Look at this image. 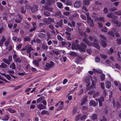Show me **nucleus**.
I'll use <instances>...</instances> for the list:
<instances>
[{"mask_svg": "<svg viewBox=\"0 0 121 121\" xmlns=\"http://www.w3.org/2000/svg\"><path fill=\"white\" fill-rule=\"evenodd\" d=\"M89 38L90 39V41H92L93 39H94V43H91L89 41H88L86 39H85L83 40V41L87 44L90 46H92L94 47L97 48L98 49H100V47L98 45V44L96 43V42H97V40L94 39L93 37H92L91 35H89Z\"/></svg>", "mask_w": 121, "mask_h": 121, "instance_id": "nucleus-1", "label": "nucleus"}, {"mask_svg": "<svg viewBox=\"0 0 121 121\" xmlns=\"http://www.w3.org/2000/svg\"><path fill=\"white\" fill-rule=\"evenodd\" d=\"M94 78L95 80H92V82L90 86H89L91 84L90 82H87L88 83L86 85V86L87 87L86 89L87 90H90L93 88H94L95 87V85L96 82L95 80H96V78L95 77Z\"/></svg>", "mask_w": 121, "mask_h": 121, "instance_id": "nucleus-2", "label": "nucleus"}, {"mask_svg": "<svg viewBox=\"0 0 121 121\" xmlns=\"http://www.w3.org/2000/svg\"><path fill=\"white\" fill-rule=\"evenodd\" d=\"M4 44L5 46L7 47L8 48H9L10 49H12L13 44L11 43L9 39H8L5 42Z\"/></svg>", "mask_w": 121, "mask_h": 121, "instance_id": "nucleus-3", "label": "nucleus"}, {"mask_svg": "<svg viewBox=\"0 0 121 121\" xmlns=\"http://www.w3.org/2000/svg\"><path fill=\"white\" fill-rule=\"evenodd\" d=\"M38 36L43 40L45 39L46 38L47 35L46 34L39 33L38 34Z\"/></svg>", "mask_w": 121, "mask_h": 121, "instance_id": "nucleus-4", "label": "nucleus"}, {"mask_svg": "<svg viewBox=\"0 0 121 121\" xmlns=\"http://www.w3.org/2000/svg\"><path fill=\"white\" fill-rule=\"evenodd\" d=\"M90 78H91V80L92 81L93 80V78H91V76L90 75H89V76H87L85 78L84 80V82L85 83H87L90 82Z\"/></svg>", "mask_w": 121, "mask_h": 121, "instance_id": "nucleus-5", "label": "nucleus"}, {"mask_svg": "<svg viewBox=\"0 0 121 121\" xmlns=\"http://www.w3.org/2000/svg\"><path fill=\"white\" fill-rule=\"evenodd\" d=\"M86 45L83 43H81L80 46L79 48V49L82 51H85L86 50Z\"/></svg>", "mask_w": 121, "mask_h": 121, "instance_id": "nucleus-6", "label": "nucleus"}, {"mask_svg": "<svg viewBox=\"0 0 121 121\" xmlns=\"http://www.w3.org/2000/svg\"><path fill=\"white\" fill-rule=\"evenodd\" d=\"M107 17L109 18H117V17L114 16L112 13L110 12L107 15Z\"/></svg>", "mask_w": 121, "mask_h": 121, "instance_id": "nucleus-7", "label": "nucleus"}, {"mask_svg": "<svg viewBox=\"0 0 121 121\" xmlns=\"http://www.w3.org/2000/svg\"><path fill=\"white\" fill-rule=\"evenodd\" d=\"M54 63L52 61H50L49 63H47L46 65V67L47 69H48L52 67Z\"/></svg>", "mask_w": 121, "mask_h": 121, "instance_id": "nucleus-8", "label": "nucleus"}, {"mask_svg": "<svg viewBox=\"0 0 121 121\" xmlns=\"http://www.w3.org/2000/svg\"><path fill=\"white\" fill-rule=\"evenodd\" d=\"M81 5V4L79 1H77L75 3L74 6L75 7L78 8Z\"/></svg>", "mask_w": 121, "mask_h": 121, "instance_id": "nucleus-9", "label": "nucleus"}, {"mask_svg": "<svg viewBox=\"0 0 121 121\" xmlns=\"http://www.w3.org/2000/svg\"><path fill=\"white\" fill-rule=\"evenodd\" d=\"M13 58L14 60V61L15 62H20L21 61V60L20 59V58L17 57V55L16 54L14 55Z\"/></svg>", "mask_w": 121, "mask_h": 121, "instance_id": "nucleus-10", "label": "nucleus"}, {"mask_svg": "<svg viewBox=\"0 0 121 121\" xmlns=\"http://www.w3.org/2000/svg\"><path fill=\"white\" fill-rule=\"evenodd\" d=\"M39 5H35L31 9V11L32 13H34L38 10Z\"/></svg>", "mask_w": 121, "mask_h": 121, "instance_id": "nucleus-11", "label": "nucleus"}, {"mask_svg": "<svg viewBox=\"0 0 121 121\" xmlns=\"http://www.w3.org/2000/svg\"><path fill=\"white\" fill-rule=\"evenodd\" d=\"M6 39L5 37L4 36H2V38L0 40V46L2 47L3 46V44L5 42Z\"/></svg>", "mask_w": 121, "mask_h": 121, "instance_id": "nucleus-12", "label": "nucleus"}, {"mask_svg": "<svg viewBox=\"0 0 121 121\" xmlns=\"http://www.w3.org/2000/svg\"><path fill=\"white\" fill-rule=\"evenodd\" d=\"M27 50L26 52L27 53H31L30 52L32 51H34V49L31 48V46L30 45H27Z\"/></svg>", "mask_w": 121, "mask_h": 121, "instance_id": "nucleus-13", "label": "nucleus"}, {"mask_svg": "<svg viewBox=\"0 0 121 121\" xmlns=\"http://www.w3.org/2000/svg\"><path fill=\"white\" fill-rule=\"evenodd\" d=\"M112 21L115 24L116 26L118 27H120L121 25V23L119 22L117 20H114L113 19L112 20Z\"/></svg>", "mask_w": 121, "mask_h": 121, "instance_id": "nucleus-14", "label": "nucleus"}, {"mask_svg": "<svg viewBox=\"0 0 121 121\" xmlns=\"http://www.w3.org/2000/svg\"><path fill=\"white\" fill-rule=\"evenodd\" d=\"M63 104L64 103L63 102L61 101V102H60V104L59 105L60 106L59 107L56 109V111H58L62 110L64 107Z\"/></svg>", "mask_w": 121, "mask_h": 121, "instance_id": "nucleus-15", "label": "nucleus"}, {"mask_svg": "<svg viewBox=\"0 0 121 121\" xmlns=\"http://www.w3.org/2000/svg\"><path fill=\"white\" fill-rule=\"evenodd\" d=\"M37 107L39 109V110L45 109L46 108V107L42 104L38 105L37 106Z\"/></svg>", "mask_w": 121, "mask_h": 121, "instance_id": "nucleus-16", "label": "nucleus"}, {"mask_svg": "<svg viewBox=\"0 0 121 121\" xmlns=\"http://www.w3.org/2000/svg\"><path fill=\"white\" fill-rule=\"evenodd\" d=\"M19 18L20 19H15V21L17 23H19L20 22L22 21V16L20 15H18Z\"/></svg>", "mask_w": 121, "mask_h": 121, "instance_id": "nucleus-17", "label": "nucleus"}, {"mask_svg": "<svg viewBox=\"0 0 121 121\" xmlns=\"http://www.w3.org/2000/svg\"><path fill=\"white\" fill-rule=\"evenodd\" d=\"M89 104L90 105L95 106L96 105L97 103H96L94 100H92L90 101Z\"/></svg>", "mask_w": 121, "mask_h": 121, "instance_id": "nucleus-18", "label": "nucleus"}, {"mask_svg": "<svg viewBox=\"0 0 121 121\" xmlns=\"http://www.w3.org/2000/svg\"><path fill=\"white\" fill-rule=\"evenodd\" d=\"M112 104L114 106H115L116 103V106L118 107L119 106V103L118 102H117L115 100H113L112 101Z\"/></svg>", "mask_w": 121, "mask_h": 121, "instance_id": "nucleus-19", "label": "nucleus"}, {"mask_svg": "<svg viewBox=\"0 0 121 121\" xmlns=\"http://www.w3.org/2000/svg\"><path fill=\"white\" fill-rule=\"evenodd\" d=\"M90 0H84L83 4L85 5L88 6L90 4Z\"/></svg>", "mask_w": 121, "mask_h": 121, "instance_id": "nucleus-20", "label": "nucleus"}, {"mask_svg": "<svg viewBox=\"0 0 121 121\" xmlns=\"http://www.w3.org/2000/svg\"><path fill=\"white\" fill-rule=\"evenodd\" d=\"M106 85L107 88H109L111 85L110 82L109 81H107L106 83Z\"/></svg>", "mask_w": 121, "mask_h": 121, "instance_id": "nucleus-21", "label": "nucleus"}, {"mask_svg": "<svg viewBox=\"0 0 121 121\" xmlns=\"http://www.w3.org/2000/svg\"><path fill=\"white\" fill-rule=\"evenodd\" d=\"M1 74L2 75L5 77L7 78L9 80H10V79H11V77L9 75L6 74L4 73H1Z\"/></svg>", "mask_w": 121, "mask_h": 121, "instance_id": "nucleus-22", "label": "nucleus"}, {"mask_svg": "<svg viewBox=\"0 0 121 121\" xmlns=\"http://www.w3.org/2000/svg\"><path fill=\"white\" fill-rule=\"evenodd\" d=\"M58 7L60 9L63 8V5L60 2H57L56 3Z\"/></svg>", "mask_w": 121, "mask_h": 121, "instance_id": "nucleus-23", "label": "nucleus"}, {"mask_svg": "<svg viewBox=\"0 0 121 121\" xmlns=\"http://www.w3.org/2000/svg\"><path fill=\"white\" fill-rule=\"evenodd\" d=\"M3 61L4 63L8 65H9L10 64V62L8 59L5 58H4L3 59Z\"/></svg>", "mask_w": 121, "mask_h": 121, "instance_id": "nucleus-24", "label": "nucleus"}, {"mask_svg": "<svg viewBox=\"0 0 121 121\" xmlns=\"http://www.w3.org/2000/svg\"><path fill=\"white\" fill-rule=\"evenodd\" d=\"M33 63L36 66H38L39 65V63L37 60H33Z\"/></svg>", "mask_w": 121, "mask_h": 121, "instance_id": "nucleus-25", "label": "nucleus"}, {"mask_svg": "<svg viewBox=\"0 0 121 121\" xmlns=\"http://www.w3.org/2000/svg\"><path fill=\"white\" fill-rule=\"evenodd\" d=\"M79 33L82 36L84 35L85 37H86L87 36V35H85L86 33L85 32L82 31L80 30H79Z\"/></svg>", "mask_w": 121, "mask_h": 121, "instance_id": "nucleus-26", "label": "nucleus"}, {"mask_svg": "<svg viewBox=\"0 0 121 121\" xmlns=\"http://www.w3.org/2000/svg\"><path fill=\"white\" fill-rule=\"evenodd\" d=\"M110 11L113 12L115 11H117V9L115 7H112L109 9Z\"/></svg>", "mask_w": 121, "mask_h": 121, "instance_id": "nucleus-27", "label": "nucleus"}, {"mask_svg": "<svg viewBox=\"0 0 121 121\" xmlns=\"http://www.w3.org/2000/svg\"><path fill=\"white\" fill-rule=\"evenodd\" d=\"M62 22L63 20H60V22H57V24L60 27H61L63 24Z\"/></svg>", "mask_w": 121, "mask_h": 121, "instance_id": "nucleus-28", "label": "nucleus"}, {"mask_svg": "<svg viewBox=\"0 0 121 121\" xmlns=\"http://www.w3.org/2000/svg\"><path fill=\"white\" fill-rule=\"evenodd\" d=\"M44 99V97H41L37 100V102H42V101Z\"/></svg>", "mask_w": 121, "mask_h": 121, "instance_id": "nucleus-29", "label": "nucleus"}, {"mask_svg": "<svg viewBox=\"0 0 121 121\" xmlns=\"http://www.w3.org/2000/svg\"><path fill=\"white\" fill-rule=\"evenodd\" d=\"M72 2L70 0H67L66 2V4L67 5H71L72 4Z\"/></svg>", "mask_w": 121, "mask_h": 121, "instance_id": "nucleus-30", "label": "nucleus"}, {"mask_svg": "<svg viewBox=\"0 0 121 121\" xmlns=\"http://www.w3.org/2000/svg\"><path fill=\"white\" fill-rule=\"evenodd\" d=\"M93 71L94 72L97 73H101L102 72V70L100 69L96 70L95 69H93Z\"/></svg>", "mask_w": 121, "mask_h": 121, "instance_id": "nucleus-31", "label": "nucleus"}, {"mask_svg": "<svg viewBox=\"0 0 121 121\" xmlns=\"http://www.w3.org/2000/svg\"><path fill=\"white\" fill-rule=\"evenodd\" d=\"M7 65L5 64L2 63H1V65H0V67L2 68H6L7 66Z\"/></svg>", "mask_w": 121, "mask_h": 121, "instance_id": "nucleus-32", "label": "nucleus"}, {"mask_svg": "<svg viewBox=\"0 0 121 121\" xmlns=\"http://www.w3.org/2000/svg\"><path fill=\"white\" fill-rule=\"evenodd\" d=\"M107 34L109 35L111 37H113L114 36V33L112 31H110L108 32L107 33Z\"/></svg>", "mask_w": 121, "mask_h": 121, "instance_id": "nucleus-33", "label": "nucleus"}, {"mask_svg": "<svg viewBox=\"0 0 121 121\" xmlns=\"http://www.w3.org/2000/svg\"><path fill=\"white\" fill-rule=\"evenodd\" d=\"M101 46L104 48L105 47L107 46V44L104 41H102L101 43Z\"/></svg>", "mask_w": 121, "mask_h": 121, "instance_id": "nucleus-34", "label": "nucleus"}, {"mask_svg": "<svg viewBox=\"0 0 121 121\" xmlns=\"http://www.w3.org/2000/svg\"><path fill=\"white\" fill-rule=\"evenodd\" d=\"M43 22L47 25H48L50 24L49 22H48V19L46 18L44 19Z\"/></svg>", "mask_w": 121, "mask_h": 121, "instance_id": "nucleus-35", "label": "nucleus"}, {"mask_svg": "<svg viewBox=\"0 0 121 121\" xmlns=\"http://www.w3.org/2000/svg\"><path fill=\"white\" fill-rule=\"evenodd\" d=\"M10 67L12 69H15L16 66L14 63H13L10 66Z\"/></svg>", "mask_w": 121, "mask_h": 121, "instance_id": "nucleus-36", "label": "nucleus"}, {"mask_svg": "<svg viewBox=\"0 0 121 121\" xmlns=\"http://www.w3.org/2000/svg\"><path fill=\"white\" fill-rule=\"evenodd\" d=\"M9 118L8 116V115H6L4 117V118L2 119V120L3 121H7L8 120Z\"/></svg>", "mask_w": 121, "mask_h": 121, "instance_id": "nucleus-37", "label": "nucleus"}, {"mask_svg": "<svg viewBox=\"0 0 121 121\" xmlns=\"http://www.w3.org/2000/svg\"><path fill=\"white\" fill-rule=\"evenodd\" d=\"M101 81H103L105 78V75L104 74H102L101 75L100 78Z\"/></svg>", "mask_w": 121, "mask_h": 121, "instance_id": "nucleus-38", "label": "nucleus"}, {"mask_svg": "<svg viewBox=\"0 0 121 121\" xmlns=\"http://www.w3.org/2000/svg\"><path fill=\"white\" fill-rule=\"evenodd\" d=\"M99 92L98 91L96 92L94 94L93 96V97L94 98H95L96 97H97L99 95Z\"/></svg>", "mask_w": 121, "mask_h": 121, "instance_id": "nucleus-39", "label": "nucleus"}, {"mask_svg": "<svg viewBox=\"0 0 121 121\" xmlns=\"http://www.w3.org/2000/svg\"><path fill=\"white\" fill-rule=\"evenodd\" d=\"M7 110L9 111L11 113H14L15 112V110L11 108H8L7 109Z\"/></svg>", "mask_w": 121, "mask_h": 121, "instance_id": "nucleus-40", "label": "nucleus"}, {"mask_svg": "<svg viewBox=\"0 0 121 121\" xmlns=\"http://www.w3.org/2000/svg\"><path fill=\"white\" fill-rule=\"evenodd\" d=\"M30 40V37L28 36L24 38V40L25 42L29 41Z\"/></svg>", "mask_w": 121, "mask_h": 121, "instance_id": "nucleus-41", "label": "nucleus"}, {"mask_svg": "<svg viewBox=\"0 0 121 121\" xmlns=\"http://www.w3.org/2000/svg\"><path fill=\"white\" fill-rule=\"evenodd\" d=\"M57 38L58 40L60 41H62L63 40V39L60 35H58L57 36Z\"/></svg>", "mask_w": 121, "mask_h": 121, "instance_id": "nucleus-42", "label": "nucleus"}, {"mask_svg": "<svg viewBox=\"0 0 121 121\" xmlns=\"http://www.w3.org/2000/svg\"><path fill=\"white\" fill-rule=\"evenodd\" d=\"M97 118V115L95 114H94L92 116V120H94L95 119H96Z\"/></svg>", "mask_w": 121, "mask_h": 121, "instance_id": "nucleus-43", "label": "nucleus"}, {"mask_svg": "<svg viewBox=\"0 0 121 121\" xmlns=\"http://www.w3.org/2000/svg\"><path fill=\"white\" fill-rule=\"evenodd\" d=\"M117 43L118 44H121V39L117 38L116 39Z\"/></svg>", "mask_w": 121, "mask_h": 121, "instance_id": "nucleus-44", "label": "nucleus"}, {"mask_svg": "<svg viewBox=\"0 0 121 121\" xmlns=\"http://www.w3.org/2000/svg\"><path fill=\"white\" fill-rule=\"evenodd\" d=\"M73 29L72 28H70L69 27H67L66 29V30L68 32H70L71 30H73Z\"/></svg>", "mask_w": 121, "mask_h": 121, "instance_id": "nucleus-45", "label": "nucleus"}, {"mask_svg": "<svg viewBox=\"0 0 121 121\" xmlns=\"http://www.w3.org/2000/svg\"><path fill=\"white\" fill-rule=\"evenodd\" d=\"M44 14L46 16H49L50 15V13L47 11L44 12Z\"/></svg>", "mask_w": 121, "mask_h": 121, "instance_id": "nucleus-46", "label": "nucleus"}, {"mask_svg": "<svg viewBox=\"0 0 121 121\" xmlns=\"http://www.w3.org/2000/svg\"><path fill=\"white\" fill-rule=\"evenodd\" d=\"M99 36L101 39H102L103 40H104L106 41L107 39L106 37L103 35H100Z\"/></svg>", "mask_w": 121, "mask_h": 121, "instance_id": "nucleus-47", "label": "nucleus"}, {"mask_svg": "<svg viewBox=\"0 0 121 121\" xmlns=\"http://www.w3.org/2000/svg\"><path fill=\"white\" fill-rule=\"evenodd\" d=\"M21 12L22 13H25L26 11V10L24 9L23 7H22L20 8Z\"/></svg>", "mask_w": 121, "mask_h": 121, "instance_id": "nucleus-48", "label": "nucleus"}, {"mask_svg": "<svg viewBox=\"0 0 121 121\" xmlns=\"http://www.w3.org/2000/svg\"><path fill=\"white\" fill-rule=\"evenodd\" d=\"M107 29L106 27H104L101 30L102 31L104 32H107Z\"/></svg>", "mask_w": 121, "mask_h": 121, "instance_id": "nucleus-49", "label": "nucleus"}, {"mask_svg": "<svg viewBox=\"0 0 121 121\" xmlns=\"http://www.w3.org/2000/svg\"><path fill=\"white\" fill-rule=\"evenodd\" d=\"M108 9L107 8H105L103 9V12L104 13L107 14L108 13Z\"/></svg>", "mask_w": 121, "mask_h": 121, "instance_id": "nucleus-50", "label": "nucleus"}, {"mask_svg": "<svg viewBox=\"0 0 121 121\" xmlns=\"http://www.w3.org/2000/svg\"><path fill=\"white\" fill-rule=\"evenodd\" d=\"M114 13L117 15H121V11L118 10V11L115 12Z\"/></svg>", "mask_w": 121, "mask_h": 121, "instance_id": "nucleus-51", "label": "nucleus"}, {"mask_svg": "<svg viewBox=\"0 0 121 121\" xmlns=\"http://www.w3.org/2000/svg\"><path fill=\"white\" fill-rule=\"evenodd\" d=\"M42 47L43 49H48V47L47 45L44 44H43L42 46Z\"/></svg>", "mask_w": 121, "mask_h": 121, "instance_id": "nucleus-52", "label": "nucleus"}, {"mask_svg": "<svg viewBox=\"0 0 121 121\" xmlns=\"http://www.w3.org/2000/svg\"><path fill=\"white\" fill-rule=\"evenodd\" d=\"M88 25L90 26H92L94 25V24L92 21H91V22H88Z\"/></svg>", "mask_w": 121, "mask_h": 121, "instance_id": "nucleus-53", "label": "nucleus"}, {"mask_svg": "<svg viewBox=\"0 0 121 121\" xmlns=\"http://www.w3.org/2000/svg\"><path fill=\"white\" fill-rule=\"evenodd\" d=\"M80 115H79L77 116L75 118V120L76 121H78L79 120L80 117Z\"/></svg>", "mask_w": 121, "mask_h": 121, "instance_id": "nucleus-54", "label": "nucleus"}, {"mask_svg": "<svg viewBox=\"0 0 121 121\" xmlns=\"http://www.w3.org/2000/svg\"><path fill=\"white\" fill-rule=\"evenodd\" d=\"M101 56L104 59H106L107 58L106 56L103 54H100Z\"/></svg>", "mask_w": 121, "mask_h": 121, "instance_id": "nucleus-55", "label": "nucleus"}, {"mask_svg": "<svg viewBox=\"0 0 121 121\" xmlns=\"http://www.w3.org/2000/svg\"><path fill=\"white\" fill-rule=\"evenodd\" d=\"M61 44L62 46H65L67 45V43L64 41L61 42Z\"/></svg>", "mask_w": 121, "mask_h": 121, "instance_id": "nucleus-56", "label": "nucleus"}, {"mask_svg": "<svg viewBox=\"0 0 121 121\" xmlns=\"http://www.w3.org/2000/svg\"><path fill=\"white\" fill-rule=\"evenodd\" d=\"M48 22H53L54 21V20H53V19L50 18L49 17L48 18Z\"/></svg>", "mask_w": 121, "mask_h": 121, "instance_id": "nucleus-57", "label": "nucleus"}, {"mask_svg": "<svg viewBox=\"0 0 121 121\" xmlns=\"http://www.w3.org/2000/svg\"><path fill=\"white\" fill-rule=\"evenodd\" d=\"M47 8L45 5H43L42 8V9L43 10H47Z\"/></svg>", "mask_w": 121, "mask_h": 121, "instance_id": "nucleus-58", "label": "nucleus"}, {"mask_svg": "<svg viewBox=\"0 0 121 121\" xmlns=\"http://www.w3.org/2000/svg\"><path fill=\"white\" fill-rule=\"evenodd\" d=\"M104 18V17H101L99 18V20L100 21L104 22L105 21Z\"/></svg>", "mask_w": 121, "mask_h": 121, "instance_id": "nucleus-59", "label": "nucleus"}, {"mask_svg": "<svg viewBox=\"0 0 121 121\" xmlns=\"http://www.w3.org/2000/svg\"><path fill=\"white\" fill-rule=\"evenodd\" d=\"M86 98H84L83 99L81 103V105H82L84 104L86 102Z\"/></svg>", "mask_w": 121, "mask_h": 121, "instance_id": "nucleus-60", "label": "nucleus"}, {"mask_svg": "<svg viewBox=\"0 0 121 121\" xmlns=\"http://www.w3.org/2000/svg\"><path fill=\"white\" fill-rule=\"evenodd\" d=\"M87 22H91V21H92L91 18L90 16L87 17Z\"/></svg>", "mask_w": 121, "mask_h": 121, "instance_id": "nucleus-61", "label": "nucleus"}, {"mask_svg": "<svg viewBox=\"0 0 121 121\" xmlns=\"http://www.w3.org/2000/svg\"><path fill=\"white\" fill-rule=\"evenodd\" d=\"M83 89H80L78 93V95H79L82 94L83 91Z\"/></svg>", "mask_w": 121, "mask_h": 121, "instance_id": "nucleus-62", "label": "nucleus"}, {"mask_svg": "<svg viewBox=\"0 0 121 121\" xmlns=\"http://www.w3.org/2000/svg\"><path fill=\"white\" fill-rule=\"evenodd\" d=\"M86 117V115H83L80 118V119L81 120H82L85 119Z\"/></svg>", "mask_w": 121, "mask_h": 121, "instance_id": "nucleus-63", "label": "nucleus"}, {"mask_svg": "<svg viewBox=\"0 0 121 121\" xmlns=\"http://www.w3.org/2000/svg\"><path fill=\"white\" fill-rule=\"evenodd\" d=\"M80 17L82 19L84 20H85L86 19V17L84 15H80Z\"/></svg>", "mask_w": 121, "mask_h": 121, "instance_id": "nucleus-64", "label": "nucleus"}]
</instances>
